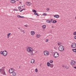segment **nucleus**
I'll return each instance as SVG.
<instances>
[{
  "mask_svg": "<svg viewBox=\"0 0 76 76\" xmlns=\"http://www.w3.org/2000/svg\"><path fill=\"white\" fill-rule=\"evenodd\" d=\"M54 48L55 49V50H57V48L55 47Z\"/></svg>",
  "mask_w": 76,
  "mask_h": 76,
  "instance_id": "a18cd8bd",
  "label": "nucleus"
},
{
  "mask_svg": "<svg viewBox=\"0 0 76 76\" xmlns=\"http://www.w3.org/2000/svg\"><path fill=\"white\" fill-rule=\"evenodd\" d=\"M43 16H47V14L45 13H44L43 14Z\"/></svg>",
  "mask_w": 76,
  "mask_h": 76,
  "instance_id": "7c9ffc66",
  "label": "nucleus"
},
{
  "mask_svg": "<svg viewBox=\"0 0 76 76\" xmlns=\"http://www.w3.org/2000/svg\"><path fill=\"white\" fill-rule=\"evenodd\" d=\"M1 72V70H0V72Z\"/></svg>",
  "mask_w": 76,
  "mask_h": 76,
  "instance_id": "6e6d98bb",
  "label": "nucleus"
},
{
  "mask_svg": "<svg viewBox=\"0 0 76 76\" xmlns=\"http://www.w3.org/2000/svg\"><path fill=\"white\" fill-rule=\"evenodd\" d=\"M31 63L33 64L35 62V60L34 59H32L31 61Z\"/></svg>",
  "mask_w": 76,
  "mask_h": 76,
  "instance_id": "ddd939ff",
  "label": "nucleus"
},
{
  "mask_svg": "<svg viewBox=\"0 0 76 76\" xmlns=\"http://www.w3.org/2000/svg\"><path fill=\"white\" fill-rule=\"evenodd\" d=\"M31 35H34V34H35V32H34V31H31Z\"/></svg>",
  "mask_w": 76,
  "mask_h": 76,
  "instance_id": "f8f14e48",
  "label": "nucleus"
},
{
  "mask_svg": "<svg viewBox=\"0 0 76 76\" xmlns=\"http://www.w3.org/2000/svg\"><path fill=\"white\" fill-rule=\"evenodd\" d=\"M11 1L12 3H15L16 2V1H15V0H11Z\"/></svg>",
  "mask_w": 76,
  "mask_h": 76,
  "instance_id": "4468645a",
  "label": "nucleus"
},
{
  "mask_svg": "<svg viewBox=\"0 0 76 76\" xmlns=\"http://www.w3.org/2000/svg\"><path fill=\"white\" fill-rule=\"evenodd\" d=\"M20 18H24V17L20 16Z\"/></svg>",
  "mask_w": 76,
  "mask_h": 76,
  "instance_id": "ea45409f",
  "label": "nucleus"
},
{
  "mask_svg": "<svg viewBox=\"0 0 76 76\" xmlns=\"http://www.w3.org/2000/svg\"><path fill=\"white\" fill-rule=\"evenodd\" d=\"M74 38H75V39H76V36H75L74 37Z\"/></svg>",
  "mask_w": 76,
  "mask_h": 76,
  "instance_id": "79ce46f5",
  "label": "nucleus"
},
{
  "mask_svg": "<svg viewBox=\"0 0 76 76\" xmlns=\"http://www.w3.org/2000/svg\"><path fill=\"white\" fill-rule=\"evenodd\" d=\"M54 17L56 18H60V16H59V15H54Z\"/></svg>",
  "mask_w": 76,
  "mask_h": 76,
  "instance_id": "9d476101",
  "label": "nucleus"
},
{
  "mask_svg": "<svg viewBox=\"0 0 76 76\" xmlns=\"http://www.w3.org/2000/svg\"><path fill=\"white\" fill-rule=\"evenodd\" d=\"M32 12H34V13H37V11L35 10H32Z\"/></svg>",
  "mask_w": 76,
  "mask_h": 76,
  "instance_id": "bb28decb",
  "label": "nucleus"
},
{
  "mask_svg": "<svg viewBox=\"0 0 76 76\" xmlns=\"http://www.w3.org/2000/svg\"><path fill=\"white\" fill-rule=\"evenodd\" d=\"M36 37H37V38H40V37H41V35L40 34H37L36 35Z\"/></svg>",
  "mask_w": 76,
  "mask_h": 76,
  "instance_id": "a211bd4d",
  "label": "nucleus"
},
{
  "mask_svg": "<svg viewBox=\"0 0 76 76\" xmlns=\"http://www.w3.org/2000/svg\"><path fill=\"white\" fill-rule=\"evenodd\" d=\"M49 10H50V9H49V8H48V9H46V10H47V11H48Z\"/></svg>",
  "mask_w": 76,
  "mask_h": 76,
  "instance_id": "a19ab883",
  "label": "nucleus"
},
{
  "mask_svg": "<svg viewBox=\"0 0 76 76\" xmlns=\"http://www.w3.org/2000/svg\"><path fill=\"white\" fill-rule=\"evenodd\" d=\"M57 23V20H54L52 22V23Z\"/></svg>",
  "mask_w": 76,
  "mask_h": 76,
  "instance_id": "412c9836",
  "label": "nucleus"
},
{
  "mask_svg": "<svg viewBox=\"0 0 76 76\" xmlns=\"http://www.w3.org/2000/svg\"><path fill=\"white\" fill-rule=\"evenodd\" d=\"M51 68H53L54 67V65L53 64H51L50 66Z\"/></svg>",
  "mask_w": 76,
  "mask_h": 76,
  "instance_id": "f3484780",
  "label": "nucleus"
},
{
  "mask_svg": "<svg viewBox=\"0 0 76 76\" xmlns=\"http://www.w3.org/2000/svg\"><path fill=\"white\" fill-rule=\"evenodd\" d=\"M74 35H76V31H75L74 32Z\"/></svg>",
  "mask_w": 76,
  "mask_h": 76,
  "instance_id": "473e14b6",
  "label": "nucleus"
},
{
  "mask_svg": "<svg viewBox=\"0 0 76 76\" xmlns=\"http://www.w3.org/2000/svg\"><path fill=\"white\" fill-rule=\"evenodd\" d=\"M76 61L74 60H72L71 61V64L72 66H75L76 64Z\"/></svg>",
  "mask_w": 76,
  "mask_h": 76,
  "instance_id": "20e7f679",
  "label": "nucleus"
},
{
  "mask_svg": "<svg viewBox=\"0 0 76 76\" xmlns=\"http://www.w3.org/2000/svg\"><path fill=\"white\" fill-rule=\"evenodd\" d=\"M53 19H51V23H53Z\"/></svg>",
  "mask_w": 76,
  "mask_h": 76,
  "instance_id": "37998d69",
  "label": "nucleus"
},
{
  "mask_svg": "<svg viewBox=\"0 0 76 76\" xmlns=\"http://www.w3.org/2000/svg\"><path fill=\"white\" fill-rule=\"evenodd\" d=\"M4 52L3 53V55L5 57V56H6L7 55V52L6 50H4Z\"/></svg>",
  "mask_w": 76,
  "mask_h": 76,
  "instance_id": "6e6552de",
  "label": "nucleus"
},
{
  "mask_svg": "<svg viewBox=\"0 0 76 76\" xmlns=\"http://www.w3.org/2000/svg\"><path fill=\"white\" fill-rule=\"evenodd\" d=\"M13 10H14V11H18V9H14Z\"/></svg>",
  "mask_w": 76,
  "mask_h": 76,
  "instance_id": "c756f323",
  "label": "nucleus"
},
{
  "mask_svg": "<svg viewBox=\"0 0 76 76\" xmlns=\"http://www.w3.org/2000/svg\"><path fill=\"white\" fill-rule=\"evenodd\" d=\"M20 32H25V30H22V29H20Z\"/></svg>",
  "mask_w": 76,
  "mask_h": 76,
  "instance_id": "a878e982",
  "label": "nucleus"
},
{
  "mask_svg": "<svg viewBox=\"0 0 76 76\" xmlns=\"http://www.w3.org/2000/svg\"><path fill=\"white\" fill-rule=\"evenodd\" d=\"M23 10H25V9H23Z\"/></svg>",
  "mask_w": 76,
  "mask_h": 76,
  "instance_id": "09e8293b",
  "label": "nucleus"
},
{
  "mask_svg": "<svg viewBox=\"0 0 76 76\" xmlns=\"http://www.w3.org/2000/svg\"><path fill=\"white\" fill-rule=\"evenodd\" d=\"M18 29H20V30L21 29V28H19V27H18Z\"/></svg>",
  "mask_w": 76,
  "mask_h": 76,
  "instance_id": "49530a36",
  "label": "nucleus"
},
{
  "mask_svg": "<svg viewBox=\"0 0 76 76\" xmlns=\"http://www.w3.org/2000/svg\"><path fill=\"white\" fill-rule=\"evenodd\" d=\"M24 26H25L27 28L28 26V25H26Z\"/></svg>",
  "mask_w": 76,
  "mask_h": 76,
  "instance_id": "4c0bfd02",
  "label": "nucleus"
},
{
  "mask_svg": "<svg viewBox=\"0 0 76 76\" xmlns=\"http://www.w3.org/2000/svg\"><path fill=\"white\" fill-rule=\"evenodd\" d=\"M27 50L28 52H31L30 54L31 55H33V51L32 50V48L30 47L28 48L27 49Z\"/></svg>",
  "mask_w": 76,
  "mask_h": 76,
  "instance_id": "f257e3e1",
  "label": "nucleus"
},
{
  "mask_svg": "<svg viewBox=\"0 0 76 76\" xmlns=\"http://www.w3.org/2000/svg\"><path fill=\"white\" fill-rule=\"evenodd\" d=\"M71 47L72 48H76V44L75 43H73L71 45Z\"/></svg>",
  "mask_w": 76,
  "mask_h": 76,
  "instance_id": "0eeeda50",
  "label": "nucleus"
},
{
  "mask_svg": "<svg viewBox=\"0 0 76 76\" xmlns=\"http://www.w3.org/2000/svg\"><path fill=\"white\" fill-rule=\"evenodd\" d=\"M59 43L60 44H61V43L60 42H59Z\"/></svg>",
  "mask_w": 76,
  "mask_h": 76,
  "instance_id": "8fccbe9b",
  "label": "nucleus"
},
{
  "mask_svg": "<svg viewBox=\"0 0 76 76\" xmlns=\"http://www.w3.org/2000/svg\"><path fill=\"white\" fill-rule=\"evenodd\" d=\"M42 28L43 29H45V28H46V25H43Z\"/></svg>",
  "mask_w": 76,
  "mask_h": 76,
  "instance_id": "6ab92c4d",
  "label": "nucleus"
},
{
  "mask_svg": "<svg viewBox=\"0 0 76 76\" xmlns=\"http://www.w3.org/2000/svg\"><path fill=\"white\" fill-rule=\"evenodd\" d=\"M35 71H36V72H38V69H35Z\"/></svg>",
  "mask_w": 76,
  "mask_h": 76,
  "instance_id": "72a5a7b5",
  "label": "nucleus"
},
{
  "mask_svg": "<svg viewBox=\"0 0 76 76\" xmlns=\"http://www.w3.org/2000/svg\"><path fill=\"white\" fill-rule=\"evenodd\" d=\"M4 51H1L0 52V53L1 54H2V55H3V53H4Z\"/></svg>",
  "mask_w": 76,
  "mask_h": 76,
  "instance_id": "5701e85b",
  "label": "nucleus"
},
{
  "mask_svg": "<svg viewBox=\"0 0 76 76\" xmlns=\"http://www.w3.org/2000/svg\"><path fill=\"white\" fill-rule=\"evenodd\" d=\"M18 8L19 10H21V7H18Z\"/></svg>",
  "mask_w": 76,
  "mask_h": 76,
  "instance_id": "2f4dec72",
  "label": "nucleus"
},
{
  "mask_svg": "<svg viewBox=\"0 0 76 76\" xmlns=\"http://www.w3.org/2000/svg\"><path fill=\"white\" fill-rule=\"evenodd\" d=\"M50 63H53V61L52 60H50Z\"/></svg>",
  "mask_w": 76,
  "mask_h": 76,
  "instance_id": "cd10ccee",
  "label": "nucleus"
},
{
  "mask_svg": "<svg viewBox=\"0 0 76 76\" xmlns=\"http://www.w3.org/2000/svg\"><path fill=\"white\" fill-rule=\"evenodd\" d=\"M12 76H15L16 75V73L15 72V71H14V72H13L12 73Z\"/></svg>",
  "mask_w": 76,
  "mask_h": 76,
  "instance_id": "1a4fd4ad",
  "label": "nucleus"
},
{
  "mask_svg": "<svg viewBox=\"0 0 76 76\" xmlns=\"http://www.w3.org/2000/svg\"><path fill=\"white\" fill-rule=\"evenodd\" d=\"M24 33H25V32H23V34H24Z\"/></svg>",
  "mask_w": 76,
  "mask_h": 76,
  "instance_id": "864d4df0",
  "label": "nucleus"
},
{
  "mask_svg": "<svg viewBox=\"0 0 76 76\" xmlns=\"http://www.w3.org/2000/svg\"><path fill=\"white\" fill-rule=\"evenodd\" d=\"M72 50L74 52H75V53H76V49H72Z\"/></svg>",
  "mask_w": 76,
  "mask_h": 76,
  "instance_id": "4be33fe9",
  "label": "nucleus"
},
{
  "mask_svg": "<svg viewBox=\"0 0 76 76\" xmlns=\"http://www.w3.org/2000/svg\"><path fill=\"white\" fill-rule=\"evenodd\" d=\"M44 54L45 56H48L49 55V52L47 51H44Z\"/></svg>",
  "mask_w": 76,
  "mask_h": 76,
  "instance_id": "423d86ee",
  "label": "nucleus"
},
{
  "mask_svg": "<svg viewBox=\"0 0 76 76\" xmlns=\"http://www.w3.org/2000/svg\"><path fill=\"white\" fill-rule=\"evenodd\" d=\"M47 22L48 23H51V21H50V20H47Z\"/></svg>",
  "mask_w": 76,
  "mask_h": 76,
  "instance_id": "393cba45",
  "label": "nucleus"
},
{
  "mask_svg": "<svg viewBox=\"0 0 76 76\" xmlns=\"http://www.w3.org/2000/svg\"><path fill=\"white\" fill-rule=\"evenodd\" d=\"M63 66V67H64V66Z\"/></svg>",
  "mask_w": 76,
  "mask_h": 76,
  "instance_id": "13d9d810",
  "label": "nucleus"
},
{
  "mask_svg": "<svg viewBox=\"0 0 76 76\" xmlns=\"http://www.w3.org/2000/svg\"><path fill=\"white\" fill-rule=\"evenodd\" d=\"M0 70L2 72H4V67H3Z\"/></svg>",
  "mask_w": 76,
  "mask_h": 76,
  "instance_id": "9b49d317",
  "label": "nucleus"
},
{
  "mask_svg": "<svg viewBox=\"0 0 76 76\" xmlns=\"http://www.w3.org/2000/svg\"><path fill=\"white\" fill-rule=\"evenodd\" d=\"M20 3H21L22 2H20Z\"/></svg>",
  "mask_w": 76,
  "mask_h": 76,
  "instance_id": "603ef678",
  "label": "nucleus"
},
{
  "mask_svg": "<svg viewBox=\"0 0 76 76\" xmlns=\"http://www.w3.org/2000/svg\"><path fill=\"white\" fill-rule=\"evenodd\" d=\"M23 9H22L21 11L20 10H19L20 12H22L23 11Z\"/></svg>",
  "mask_w": 76,
  "mask_h": 76,
  "instance_id": "c03bdc74",
  "label": "nucleus"
},
{
  "mask_svg": "<svg viewBox=\"0 0 76 76\" xmlns=\"http://www.w3.org/2000/svg\"><path fill=\"white\" fill-rule=\"evenodd\" d=\"M17 17H18V18H20V15H17Z\"/></svg>",
  "mask_w": 76,
  "mask_h": 76,
  "instance_id": "c9c22d12",
  "label": "nucleus"
},
{
  "mask_svg": "<svg viewBox=\"0 0 76 76\" xmlns=\"http://www.w3.org/2000/svg\"><path fill=\"white\" fill-rule=\"evenodd\" d=\"M51 64L49 62H48L47 63V65L48 67H50V65Z\"/></svg>",
  "mask_w": 76,
  "mask_h": 76,
  "instance_id": "dca6fc26",
  "label": "nucleus"
},
{
  "mask_svg": "<svg viewBox=\"0 0 76 76\" xmlns=\"http://www.w3.org/2000/svg\"><path fill=\"white\" fill-rule=\"evenodd\" d=\"M59 55L58 53L57 52H55V53H54L53 56L55 58H57L59 56Z\"/></svg>",
  "mask_w": 76,
  "mask_h": 76,
  "instance_id": "7ed1b4c3",
  "label": "nucleus"
},
{
  "mask_svg": "<svg viewBox=\"0 0 76 76\" xmlns=\"http://www.w3.org/2000/svg\"><path fill=\"white\" fill-rule=\"evenodd\" d=\"M19 67H20V66Z\"/></svg>",
  "mask_w": 76,
  "mask_h": 76,
  "instance_id": "4d7b16f0",
  "label": "nucleus"
},
{
  "mask_svg": "<svg viewBox=\"0 0 76 76\" xmlns=\"http://www.w3.org/2000/svg\"><path fill=\"white\" fill-rule=\"evenodd\" d=\"M27 3H28V4L27 5V4H26H26L27 5V6H30L31 5V3L30 2H28Z\"/></svg>",
  "mask_w": 76,
  "mask_h": 76,
  "instance_id": "2eb2a0df",
  "label": "nucleus"
},
{
  "mask_svg": "<svg viewBox=\"0 0 76 76\" xmlns=\"http://www.w3.org/2000/svg\"><path fill=\"white\" fill-rule=\"evenodd\" d=\"M11 34V33H9L7 35V37L8 38H9V37L10 36V34Z\"/></svg>",
  "mask_w": 76,
  "mask_h": 76,
  "instance_id": "aec40b11",
  "label": "nucleus"
},
{
  "mask_svg": "<svg viewBox=\"0 0 76 76\" xmlns=\"http://www.w3.org/2000/svg\"><path fill=\"white\" fill-rule=\"evenodd\" d=\"M22 7H23V6H22Z\"/></svg>",
  "mask_w": 76,
  "mask_h": 76,
  "instance_id": "5fc2aeb1",
  "label": "nucleus"
},
{
  "mask_svg": "<svg viewBox=\"0 0 76 76\" xmlns=\"http://www.w3.org/2000/svg\"><path fill=\"white\" fill-rule=\"evenodd\" d=\"M34 15H37L38 16H39L38 15V14L37 13V12L34 13Z\"/></svg>",
  "mask_w": 76,
  "mask_h": 76,
  "instance_id": "b1692460",
  "label": "nucleus"
},
{
  "mask_svg": "<svg viewBox=\"0 0 76 76\" xmlns=\"http://www.w3.org/2000/svg\"><path fill=\"white\" fill-rule=\"evenodd\" d=\"M3 72V74L4 75H6V72H5V71H3L2 72Z\"/></svg>",
  "mask_w": 76,
  "mask_h": 76,
  "instance_id": "c85d7f7f",
  "label": "nucleus"
},
{
  "mask_svg": "<svg viewBox=\"0 0 76 76\" xmlns=\"http://www.w3.org/2000/svg\"><path fill=\"white\" fill-rule=\"evenodd\" d=\"M65 68H66V69H69V68L68 67H67V66H65Z\"/></svg>",
  "mask_w": 76,
  "mask_h": 76,
  "instance_id": "f704fd0d",
  "label": "nucleus"
},
{
  "mask_svg": "<svg viewBox=\"0 0 76 76\" xmlns=\"http://www.w3.org/2000/svg\"><path fill=\"white\" fill-rule=\"evenodd\" d=\"M24 6H25V5H24Z\"/></svg>",
  "mask_w": 76,
  "mask_h": 76,
  "instance_id": "bf43d9fd",
  "label": "nucleus"
},
{
  "mask_svg": "<svg viewBox=\"0 0 76 76\" xmlns=\"http://www.w3.org/2000/svg\"><path fill=\"white\" fill-rule=\"evenodd\" d=\"M58 50L62 52V51H64V47L63 45L60 46L58 48Z\"/></svg>",
  "mask_w": 76,
  "mask_h": 76,
  "instance_id": "f03ea898",
  "label": "nucleus"
},
{
  "mask_svg": "<svg viewBox=\"0 0 76 76\" xmlns=\"http://www.w3.org/2000/svg\"><path fill=\"white\" fill-rule=\"evenodd\" d=\"M52 28H54V26H52Z\"/></svg>",
  "mask_w": 76,
  "mask_h": 76,
  "instance_id": "de8ad7c7",
  "label": "nucleus"
},
{
  "mask_svg": "<svg viewBox=\"0 0 76 76\" xmlns=\"http://www.w3.org/2000/svg\"><path fill=\"white\" fill-rule=\"evenodd\" d=\"M29 19H31L32 20H33V19L32 18H29Z\"/></svg>",
  "mask_w": 76,
  "mask_h": 76,
  "instance_id": "3c124183",
  "label": "nucleus"
},
{
  "mask_svg": "<svg viewBox=\"0 0 76 76\" xmlns=\"http://www.w3.org/2000/svg\"><path fill=\"white\" fill-rule=\"evenodd\" d=\"M57 44L58 45H61V44H60L59 43H58Z\"/></svg>",
  "mask_w": 76,
  "mask_h": 76,
  "instance_id": "e433bc0d",
  "label": "nucleus"
},
{
  "mask_svg": "<svg viewBox=\"0 0 76 76\" xmlns=\"http://www.w3.org/2000/svg\"><path fill=\"white\" fill-rule=\"evenodd\" d=\"M15 71V70L14 69H13V68H10L9 70V73H12L13 72Z\"/></svg>",
  "mask_w": 76,
  "mask_h": 76,
  "instance_id": "39448f33",
  "label": "nucleus"
},
{
  "mask_svg": "<svg viewBox=\"0 0 76 76\" xmlns=\"http://www.w3.org/2000/svg\"><path fill=\"white\" fill-rule=\"evenodd\" d=\"M48 39H47L46 40V42H48Z\"/></svg>",
  "mask_w": 76,
  "mask_h": 76,
  "instance_id": "58836bf2",
  "label": "nucleus"
}]
</instances>
